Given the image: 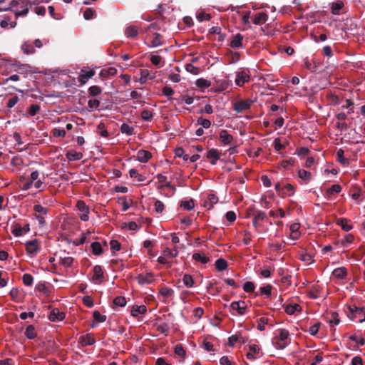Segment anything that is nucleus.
<instances>
[{
    "label": "nucleus",
    "instance_id": "nucleus-43",
    "mask_svg": "<svg viewBox=\"0 0 365 365\" xmlns=\"http://www.w3.org/2000/svg\"><path fill=\"white\" fill-rule=\"evenodd\" d=\"M192 258L195 261L200 262L202 264H206L209 262V258L201 253H194Z\"/></svg>",
    "mask_w": 365,
    "mask_h": 365
},
{
    "label": "nucleus",
    "instance_id": "nucleus-10",
    "mask_svg": "<svg viewBox=\"0 0 365 365\" xmlns=\"http://www.w3.org/2000/svg\"><path fill=\"white\" fill-rule=\"evenodd\" d=\"M65 317L66 314L63 312H61L58 309L55 308L51 311L48 319L51 322H61Z\"/></svg>",
    "mask_w": 365,
    "mask_h": 365
},
{
    "label": "nucleus",
    "instance_id": "nucleus-3",
    "mask_svg": "<svg viewBox=\"0 0 365 365\" xmlns=\"http://www.w3.org/2000/svg\"><path fill=\"white\" fill-rule=\"evenodd\" d=\"M26 250L27 254L31 257H34L36 256L37 253L41 249V245L39 241L36 239L28 241L25 243Z\"/></svg>",
    "mask_w": 365,
    "mask_h": 365
},
{
    "label": "nucleus",
    "instance_id": "nucleus-50",
    "mask_svg": "<svg viewBox=\"0 0 365 365\" xmlns=\"http://www.w3.org/2000/svg\"><path fill=\"white\" fill-rule=\"evenodd\" d=\"M298 176L299 178L307 182L309 181L311 179V173L305 170H299Z\"/></svg>",
    "mask_w": 365,
    "mask_h": 365
},
{
    "label": "nucleus",
    "instance_id": "nucleus-44",
    "mask_svg": "<svg viewBox=\"0 0 365 365\" xmlns=\"http://www.w3.org/2000/svg\"><path fill=\"white\" fill-rule=\"evenodd\" d=\"M195 85L200 88H207L210 86L211 83L208 80L199 78L196 81Z\"/></svg>",
    "mask_w": 365,
    "mask_h": 365
},
{
    "label": "nucleus",
    "instance_id": "nucleus-18",
    "mask_svg": "<svg viewBox=\"0 0 365 365\" xmlns=\"http://www.w3.org/2000/svg\"><path fill=\"white\" fill-rule=\"evenodd\" d=\"M349 317L351 320H356L358 315L363 314V309L359 308L355 305L349 307Z\"/></svg>",
    "mask_w": 365,
    "mask_h": 365
},
{
    "label": "nucleus",
    "instance_id": "nucleus-41",
    "mask_svg": "<svg viewBox=\"0 0 365 365\" xmlns=\"http://www.w3.org/2000/svg\"><path fill=\"white\" fill-rule=\"evenodd\" d=\"M24 334L25 336L29 339H33L36 336L35 328L33 325L28 326Z\"/></svg>",
    "mask_w": 365,
    "mask_h": 365
},
{
    "label": "nucleus",
    "instance_id": "nucleus-8",
    "mask_svg": "<svg viewBox=\"0 0 365 365\" xmlns=\"http://www.w3.org/2000/svg\"><path fill=\"white\" fill-rule=\"evenodd\" d=\"M252 103V101L251 100L236 101L233 105L234 110L237 113H241L242 111L248 110L250 108Z\"/></svg>",
    "mask_w": 365,
    "mask_h": 365
},
{
    "label": "nucleus",
    "instance_id": "nucleus-59",
    "mask_svg": "<svg viewBox=\"0 0 365 365\" xmlns=\"http://www.w3.org/2000/svg\"><path fill=\"white\" fill-rule=\"evenodd\" d=\"M93 317L95 321L97 322H103L106 319V317L101 314L98 311H94L93 313Z\"/></svg>",
    "mask_w": 365,
    "mask_h": 365
},
{
    "label": "nucleus",
    "instance_id": "nucleus-6",
    "mask_svg": "<svg viewBox=\"0 0 365 365\" xmlns=\"http://www.w3.org/2000/svg\"><path fill=\"white\" fill-rule=\"evenodd\" d=\"M92 282L94 284H100L104 280V274L102 267L100 265H96L93 269Z\"/></svg>",
    "mask_w": 365,
    "mask_h": 365
},
{
    "label": "nucleus",
    "instance_id": "nucleus-36",
    "mask_svg": "<svg viewBox=\"0 0 365 365\" xmlns=\"http://www.w3.org/2000/svg\"><path fill=\"white\" fill-rule=\"evenodd\" d=\"M341 190V187L339 184H334L327 190V197L331 198V195L334 193H339Z\"/></svg>",
    "mask_w": 365,
    "mask_h": 365
},
{
    "label": "nucleus",
    "instance_id": "nucleus-46",
    "mask_svg": "<svg viewBox=\"0 0 365 365\" xmlns=\"http://www.w3.org/2000/svg\"><path fill=\"white\" fill-rule=\"evenodd\" d=\"M120 130L122 133H125L128 135H131L134 133V128L127 123L122 124L120 127Z\"/></svg>",
    "mask_w": 365,
    "mask_h": 365
},
{
    "label": "nucleus",
    "instance_id": "nucleus-52",
    "mask_svg": "<svg viewBox=\"0 0 365 365\" xmlns=\"http://www.w3.org/2000/svg\"><path fill=\"white\" fill-rule=\"evenodd\" d=\"M242 236V242L245 245H247L250 243L251 240H252V235L251 233L247 231V230H244L242 233H241Z\"/></svg>",
    "mask_w": 365,
    "mask_h": 365
},
{
    "label": "nucleus",
    "instance_id": "nucleus-26",
    "mask_svg": "<svg viewBox=\"0 0 365 365\" xmlns=\"http://www.w3.org/2000/svg\"><path fill=\"white\" fill-rule=\"evenodd\" d=\"M243 40V36L240 34H237L234 36L230 42V46L232 48H240L242 46V41Z\"/></svg>",
    "mask_w": 365,
    "mask_h": 365
},
{
    "label": "nucleus",
    "instance_id": "nucleus-7",
    "mask_svg": "<svg viewBox=\"0 0 365 365\" xmlns=\"http://www.w3.org/2000/svg\"><path fill=\"white\" fill-rule=\"evenodd\" d=\"M250 75L247 72L245 71H237L236 73V78L235 83L238 86H242L245 83H247L250 81Z\"/></svg>",
    "mask_w": 365,
    "mask_h": 365
},
{
    "label": "nucleus",
    "instance_id": "nucleus-63",
    "mask_svg": "<svg viewBox=\"0 0 365 365\" xmlns=\"http://www.w3.org/2000/svg\"><path fill=\"white\" fill-rule=\"evenodd\" d=\"M197 124L202 125V128H208L211 125V122L208 119L199 118L197 119Z\"/></svg>",
    "mask_w": 365,
    "mask_h": 365
},
{
    "label": "nucleus",
    "instance_id": "nucleus-45",
    "mask_svg": "<svg viewBox=\"0 0 365 365\" xmlns=\"http://www.w3.org/2000/svg\"><path fill=\"white\" fill-rule=\"evenodd\" d=\"M34 210L35 211L36 215H46L48 213L47 208L39 204L34 206Z\"/></svg>",
    "mask_w": 365,
    "mask_h": 365
},
{
    "label": "nucleus",
    "instance_id": "nucleus-33",
    "mask_svg": "<svg viewBox=\"0 0 365 365\" xmlns=\"http://www.w3.org/2000/svg\"><path fill=\"white\" fill-rule=\"evenodd\" d=\"M338 161L344 166H347L349 164V160L344 157V152L342 149H339L336 152Z\"/></svg>",
    "mask_w": 365,
    "mask_h": 365
},
{
    "label": "nucleus",
    "instance_id": "nucleus-14",
    "mask_svg": "<svg viewBox=\"0 0 365 365\" xmlns=\"http://www.w3.org/2000/svg\"><path fill=\"white\" fill-rule=\"evenodd\" d=\"M96 339L93 334H86L85 335H83L80 337L79 343L83 346H90L95 344Z\"/></svg>",
    "mask_w": 365,
    "mask_h": 365
},
{
    "label": "nucleus",
    "instance_id": "nucleus-4",
    "mask_svg": "<svg viewBox=\"0 0 365 365\" xmlns=\"http://www.w3.org/2000/svg\"><path fill=\"white\" fill-rule=\"evenodd\" d=\"M76 207L79 212L78 215L81 220L86 222L89 220L90 208L83 201L77 202Z\"/></svg>",
    "mask_w": 365,
    "mask_h": 365
},
{
    "label": "nucleus",
    "instance_id": "nucleus-13",
    "mask_svg": "<svg viewBox=\"0 0 365 365\" xmlns=\"http://www.w3.org/2000/svg\"><path fill=\"white\" fill-rule=\"evenodd\" d=\"M300 225L299 223H292L289 226V237L293 240H297L300 237L301 232L299 231Z\"/></svg>",
    "mask_w": 365,
    "mask_h": 365
},
{
    "label": "nucleus",
    "instance_id": "nucleus-60",
    "mask_svg": "<svg viewBox=\"0 0 365 365\" xmlns=\"http://www.w3.org/2000/svg\"><path fill=\"white\" fill-rule=\"evenodd\" d=\"M101 88L97 86H92L88 89L89 94L92 96L99 95L101 93Z\"/></svg>",
    "mask_w": 365,
    "mask_h": 365
},
{
    "label": "nucleus",
    "instance_id": "nucleus-38",
    "mask_svg": "<svg viewBox=\"0 0 365 365\" xmlns=\"http://www.w3.org/2000/svg\"><path fill=\"white\" fill-rule=\"evenodd\" d=\"M162 44H163L162 36L159 34L155 33L153 34V38L150 41L151 46L158 47Z\"/></svg>",
    "mask_w": 365,
    "mask_h": 365
},
{
    "label": "nucleus",
    "instance_id": "nucleus-47",
    "mask_svg": "<svg viewBox=\"0 0 365 365\" xmlns=\"http://www.w3.org/2000/svg\"><path fill=\"white\" fill-rule=\"evenodd\" d=\"M92 252L95 255H100L103 252L102 247L98 242L91 244Z\"/></svg>",
    "mask_w": 365,
    "mask_h": 365
},
{
    "label": "nucleus",
    "instance_id": "nucleus-61",
    "mask_svg": "<svg viewBox=\"0 0 365 365\" xmlns=\"http://www.w3.org/2000/svg\"><path fill=\"white\" fill-rule=\"evenodd\" d=\"M113 304L116 306L124 307L126 304V299L124 297H116L113 299Z\"/></svg>",
    "mask_w": 365,
    "mask_h": 365
},
{
    "label": "nucleus",
    "instance_id": "nucleus-34",
    "mask_svg": "<svg viewBox=\"0 0 365 365\" xmlns=\"http://www.w3.org/2000/svg\"><path fill=\"white\" fill-rule=\"evenodd\" d=\"M173 289L168 287H162L159 292V294L165 299L173 297Z\"/></svg>",
    "mask_w": 365,
    "mask_h": 365
},
{
    "label": "nucleus",
    "instance_id": "nucleus-32",
    "mask_svg": "<svg viewBox=\"0 0 365 365\" xmlns=\"http://www.w3.org/2000/svg\"><path fill=\"white\" fill-rule=\"evenodd\" d=\"M332 275L337 279H344L346 276V269L344 267H339L332 272Z\"/></svg>",
    "mask_w": 365,
    "mask_h": 365
},
{
    "label": "nucleus",
    "instance_id": "nucleus-53",
    "mask_svg": "<svg viewBox=\"0 0 365 365\" xmlns=\"http://www.w3.org/2000/svg\"><path fill=\"white\" fill-rule=\"evenodd\" d=\"M180 206L187 210H190L195 207V204L192 200L182 201Z\"/></svg>",
    "mask_w": 365,
    "mask_h": 365
},
{
    "label": "nucleus",
    "instance_id": "nucleus-19",
    "mask_svg": "<svg viewBox=\"0 0 365 365\" xmlns=\"http://www.w3.org/2000/svg\"><path fill=\"white\" fill-rule=\"evenodd\" d=\"M285 312L289 315H293L302 311V307L297 303L289 304L285 307Z\"/></svg>",
    "mask_w": 365,
    "mask_h": 365
},
{
    "label": "nucleus",
    "instance_id": "nucleus-55",
    "mask_svg": "<svg viewBox=\"0 0 365 365\" xmlns=\"http://www.w3.org/2000/svg\"><path fill=\"white\" fill-rule=\"evenodd\" d=\"M197 19L199 21H207V20H210V18H211V15L209 14H207L204 11H199L197 14Z\"/></svg>",
    "mask_w": 365,
    "mask_h": 365
},
{
    "label": "nucleus",
    "instance_id": "nucleus-30",
    "mask_svg": "<svg viewBox=\"0 0 365 365\" xmlns=\"http://www.w3.org/2000/svg\"><path fill=\"white\" fill-rule=\"evenodd\" d=\"M336 224L339 225L341 229L345 232H349L352 230L353 226L348 223V220L345 218H340L336 220Z\"/></svg>",
    "mask_w": 365,
    "mask_h": 365
},
{
    "label": "nucleus",
    "instance_id": "nucleus-24",
    "mask_svg": "<svg viewBox=\"0 0 365 365\" xmlns=\"http://www.w3.org/2000/svg\"><path fill=\"white\" fill-rule=\"evenodd\" d=\"M153 281V275L151 273H147L145 274H139L138 277V282L139 284H150Z\"/></svg>",
    "mask_w": 365,
    "mask_h": 365
},
{
    "label": "nucleus",
    "instance_id": "nucleus-57",
    "mask_svg": "<svg viewBox=\"0 0 365 365\" xmlns=\"http://www.w3.org/2000/svg\"><path fill=\"white\" fill-rule=\"evenodd\" d=\"M23 283L26 286H31L33 284L34 278L30 274H24L22 277Z\"/></svg>",
    "mask_w": 365,
    "mask_h": 365
},
{
    "label": "nucleus",
    "instance_id": "nucleus-1",
    "mask_svg": "<svg viewBox=\"0 0 365 365\" xmlns=\"http://www.w3.org/2000/svg\"><path fill=\"white\" fill-rule=\"evenodd\" d=\"M19 186L22 190H29L34 187L38 192L43 191L47 185L45 182V177H40L37 170L32 172L29 178L21 176L19 178Z\"/></svg>",
    "mask_w": 365,
    "mask_h": 365
},
{
    "label": "nucleus",
    "instance_id": "nucleus-15",
    "mask_svg": "<svg viewBox=\"0 0 365 365\" xmlns=\"http://www.w3.org/2000/svg\"><path fill=\"white\" fill-rule=\"evenodd\" d=\"M266 214L262 211H257L255 212L252 220V225L255 228H258L261 226L260 222L263 221L266 218Z\"/></svg>",
    "mask_w": 365,
    "mask_h": 365
},
{
    "label": "nucleus",
    "instance_id": "nucleus-48",
    "mask_svg": "<svg viewBox=\"0 0 365 365\" xmlns=\"http://www.w3.org/2000/svg\"><path fill=\"white\" fill-rule=\"evenodd\" d=\"M175 353L176 355L180 356L182 359H184L186 356V352L181 344H178L175 347Z\"/></svg>",
    "mask_w": 365,
    "mask_h": 365
},
{
    "label": "nucleus",
    "instance_id": "nucleus-58",
    "mask_svg": "<svg viewBox=\"0 0 365 365\" xmlns=\"http://www.w3.org/2000/svg\"><path fill=\"white\" fill-rule=\"evenodd\" d=\"M129 175L130 178H137L138 182H142L144 180L143 177L141 175H140L138 170L135 169L130 170Z\"/></svg>",
    "mask_w": 365,
    "mask_h": 365
},
{
    "label": "nucleus",
    "instance_id": "nucleus-28",
    "mask_svg": "<svg viewBox=\"0 0 365 365\" xmlns=\"http://www.w3.org/2000/svg\"><path fill=\"white\" fill-rule=\"evenodd\" d=\"M16 25V23L12 21L9 17H5L0 21V26L3 29H13Z\"/></svg>",
    "mask_w": 365,
    "mask_h": 365
},
{
    "label": "nucleus",
    "instance_id": "nucleus-16",
    "mask_svg": "<svg viewBox=\"0 0 365 365\" xmlns=\"http://www.w3.org/2000/svg\"><path fill=\"white\" fill-rule=\"evenodd\" d=\"M220 140L222 144L227 145L232 143L233 137L227 132V130H222L220 132Z\"/></svg>",
    "mask_w": 365,
    "mask_h": 365
},
{
    "label": "nucleus",
    "instance_id": "nucleus-42",
    "mask_svg": "<svg viewBox=\"0 0 365 365\" xmlns=\"http://www.w3.org/2000/svg\"><path fill=\"white\" fill-rule=\"evenodd\" d=\"M73 262V257L70 256L60 257V264L65 267H69L72 265Z\"/></svg>",
    "mask_w": 365,
    "mask_h": 365
},
{
    "label": "nucleus",
    "instance_id": "nucleus-35",
    "mask_svg": "<svg viewBox=\"0 0 365 365\" xmlns=\"http://www.w3.org/2000/svg\"><path fill=\"white\" fill-rule=\"evenodd\" d=\"M344 7V3L341 1H337L331 4V10L334 15L339 14L340 10Z\"/></svg>",
    "mask_w": 365,
    "mask_h": 365
},
{
    "label": "nucleus",
    "instance_id": "nucleus-56",
    "mask_svg": "<svg viewBox=\"0 0 365 365\" xmlns=\"http://www.w3.org/2000/svg\"><path fill=\"white\" fill-rule=\"evenodd\" d=\"M340 322V320L338 317V314L336 312H333L331 314V319H329V324L332 326L338 325Z\"/></svg>",
    "mask_w": 365,
    "mask_h": 365
},
{
    "label": "nucleus",
    "instance_id": "nucleus-49",
    "mask_svg": "<svg viewBox=\"0 0 365 365\" xmlns=\"http://www.w3.org/2000/svg\"><path fill=\"white\" fill-rule=\"evenodd\" d=\"M215 267L216 269H218L219 271H223L227 268V263L223 259H218L215 262Z\"/></svg>",
    "mask_w": 365,
    "mask_h": 365
},
{
    "label": "nucleus",
    "instance_id": "nucleus-5",
    "mask_svg": "<svg viewBox=\"0 0 365 365\" xmlns=\"http://www.w3.org/2000/svg\"><path fill=\"white\" fill-rule=\"evenodd\" d=\"M95 75V71L92 68H84L80 71L78 81L81 84L86 83Z\"/></svg>",
    "mask_w": 365,
    "mask_h": 365
},
{
    "label": "nucleus",
    "instance_id": "nucleus-54",
    "mask_svg": "<svg viewBox=\"0 0 365 365\" xmlns=\"http://www.w3.org/2000/svg\"><path fill=\"white\" fill-rule=\"evenodd\" d=\"M269 214L272 217H277L279 216L283 218L286 216L285 212L282 208H279L277 211L271 210Z\"/></svg>",
    "mask_w": 365,
    "mask_h": 365
},
{
    "label": "nucleus",
    "instance_id": "nucleus-40",
    "mask_svg": "<svg viewBox=\"0 0 365 365\" xmlns=\"http://www.w3.org/2000/svg\"><path fill=\"white\" fill-rule=\"evenodd\" d=\"M163 253L167 258H174L178 256V250L177 248H166L163 250Z\"/></svg>",
    "mask_w": 365,
    "mask_h": 365
},
{
    "label": "nucleus",
    "instance_id": "nucleus-62",
    "mask_svg": "<svg viewBox=\"0 0 365 365\" xmlns=\"http://www.w3.org/2000/svg\"><path fill=\"white\" fill-rule=\"evenodd\" d=\"M141 115V118L144 120H146V121L150 120L153 118V113L150 110H143L141 112V115Z\"/></svg>",
    "mask_w": 365,
    "mask_h": 365
},
{
    "label": "nucleus",
    "instance_id": "nucleus-9",
    "mask_svg": "<svg viewBox=\"0 0 365 365\" xmlns=\"http://www.w3.org/2000/svg\"><path fill=\"white\" fill-rule=\"evenodd\" d=\"M304 62L305 67L312 72H316L321 65L320 61H317L314 58L311 59L305 58Z\"/></svg>",
    "mask_w": 365,
    "mask_h": 365
},
{
    "label": "nucleus",
    "instance_id": "nucleus-51",
    "mask_svg": "<svg viewBox=\"0 0 365 365\" xmlns=\"http://www.w3.org/2000/svg\"><path fill=\"white\" fill-rule=\"evenodd\" d=\"M182 282L183 284L187 287H192L194 284V280L191 275L190 274H185L182 277Z\"/></svg>",
    "mask_w": 365,
    "mask_h": 365
},
{
    "label": "nucleus",
    "instance_id": "nucleus-23",
    "mask_svg": "<svg viewBox=\"0 0 365 365\" xmlns=\"http://www.w3.org/2000/svg\"><path fill=\"white\" fill-rule=\"evenodd\" d=\"M228 340L229 344L230 346H234L237 342L244 344L247 341V339L240 334H236L229 337Z\"/></svg>",
    "mask_w": 365,
    "mask_h": 365
},
{
    "label": "nucleus",
    "instance_id": "nucleus-21",
    "mask_svg": "<svg viewBox=\"0 0 365 365\" xmlns=\"http://www.w3.org/2000/svg\"><path fill=\"white\" fill-rule=\"evenodd\" d=\"M207 158L210 160L212 165H215L217 161L220 159V155L217 150L210 149L207 153Z\"/></svg>",
    "mask_w": 365,
    "mask_h": 365
},
{
    "label": "nucleus",
    "instance_id": "nucleus-37",
    "mask_svg": "<svg viewBox=\"0 0 365 365\" xmlns=\"http://www.w3.org/2000/svg\"><path fill=\"white\" fill-rule=\"evenodd\" d=\"M82 156L83 155L81 153L74 150H70L66 153L67 158L71 161L81 160Z\"/></svg>",
    "mask_w": 365,
    "mask_h": 365
},
{
    "label": "nucleus",
    "instance_id": "nucleus-27",
    "mask_svg": "<svg viewBox=\"0 0 365 365\" xmlns=\"http://www.w3.org/2000/svg\"><path fill=\"white\" fill-rule=\"evenodd\" d=\"M267 15L264 12L258 13L255 15L253 23L257 25L264 24L267 20Z\"/></svg>",
    "mask_w": 365,
    "mask_h": 365
},
{
    "label": "nucleus",
    "instance_id": "nucleus-29",
    "mask_svg": "<svg viewBox=\"0 0 365 365\" xmlns=\"http://www.w3.org/2000/svg\"><path fill=\"white\" fill-rule=\"evenodd\" d=\"M15 66L16 69L14 71L21 74H26L32 71L31 67L28 64L16 63Z\"/></svg>",
    "mask_w": 365,
    "mask_h": 365
},
{
    "label": "nucleus",
    "instance_id": "nucleus-39",
    "mask_svg": "<svg viewBox=\"0 0 365 365\" xmlns=\"http://www.w3.org/2000/svg\"><path fill=\"white\" fill-rule=\"evenodd\" d=\"M21 49L25 54L29 55L35 52V49L31 43L25 42L21 46Z\"/></svg>",
    "mask_w": 365,
    "mask_h": 365
},
{
    "label": "nucleus",
    "instance_id": "nucleus-20",
    "mask_svg": "<svg viewBox=\"0 0 365 365\" xmlns=\"http://www.w3.org/2000/svg\"><path fill=\"white\" fill-rule=\"evenodd\" d=\"M140 78H139V83L141 85L145 84L148 79H153L155 78V76H151L150 73V71L148 69H141L140 71Z\"/></svg>",
    "mask_w": 365,
    "mask_h": 365
},
{
    "label": "nucleus",
    "instance_id": "nucleus-2",
    "mask_svg": "<svg viewBox=\"0 0 365 365\" xmlns=\"http://www.w3.org/2000/svg\"><path fill=\"white\" fill-rule=\"evenodd\" d=\"M290 336L288 330L285 329H279L275 332V336L272 339V344L278 349H284L290 343Z\"/></svg>",
    "mask_w": 365,
    "mask_h": 365
},
{
    "label": "nucleus",
    "instance_id": "nucleus-25",
    "mask_svg": "<svg viewBox=\"0 0 365 365\" xmlns=\"http://www.w3.org/2000/svg\"><path fill=\"white\" fill-rule=\"evenodd\" d=\"M147 312V308L145 305L134 306L131 310V314L134 317H138L139 315L145 314Z\"/></svg>",
    "mask_w": 365,
    "mask_h": 365
},
{
    "label": "nucleus",
    "instance_id": "nucleus-31",
    "mask_svg": "<svg viewBox=\"0 0 365 365\" xmlns=\"http://www.w3.org/2000/svg\"><path fill=\"white\" fill-rule=\"evenodd\" d=\"M138 34V29L135 26L131 25L126 28L125 34L128 38H134Z\"/></svg>",
    "mask_w": 365,
    "mask_h": 365
},
{
    "label": "nucleus",
    "instance_id": "nucleus-17",
    "mask_svg": "<svg viewBox=\"0 0 365 365\" xmlns=\"http://www.w3.org/2000/svg\"><path fill=\"white\" fill-rule=\"evenodd\" d=\"M152 157V154L145 150H140L137 153V160L140 163H147Z\"/></svg>",
    "mask_w": 365,
    "mask_h": 365
},
{
    "label": "nucleus",
    "instance_id": "nucleus-12",
    "mask_svg": "<svg viewBox=\"0 0 365 365\" xmlns=\"http://www.w3.org/2000/svg\"><path fill=\"white\" fill-rule=\"evenodd\" d=\"M218 202V197L213 193H209L203 202V206L207 210L212 209Z\"/></svg>",
    "mask_w": 365,
    "mask_h": 365
},
{
    "label": "nucleus",
    "instance_id": "nucleus-64",
    "mask_svg": "<svg viewBox=\"0 0 365 365\" xmlns=\"http://www.w3.org/2000/svg\"><path fill=\"white\" fill-rule=\"evenodd\" d=\"M255 286L252 282H247L244 284L243 289L246 292H254Z\"/></svg>",
    "mask_w": 365,
    "mask_h": 365
},
{
    "label": "nucleus",
    "instance_id": "nucleus-11",
    "mask_svg": "<svg viewBox=\"0 0 365 365\" xmlns=\"http://www.w3.org/2000/svg\"><path fill=\"white\" fill-rule=\"evenodd\" d=\"M230 307L232 310L236 311L240 315L244 314L247 309V304L244 301L233 302Z\"/></svg>",
    "mask_w": 365,
    "mask_h": 365
},
{
    "label": "nucleus",
    "instance_id": "nucleus-22",
    "mask_svg": "<svg viewBox=\"0 0 365 365\" xmlns=\"http://www.w3.org/2000/svg\"><path fill=\"white\" fill-rule=\"evenodd\" d=\"M259 347L257 344L249 345V351L247 353V357L249 359H254L259 352Z\"/></svg>",
    "mask_w": 365,
    "mask_h": 365
}]
</instances>
